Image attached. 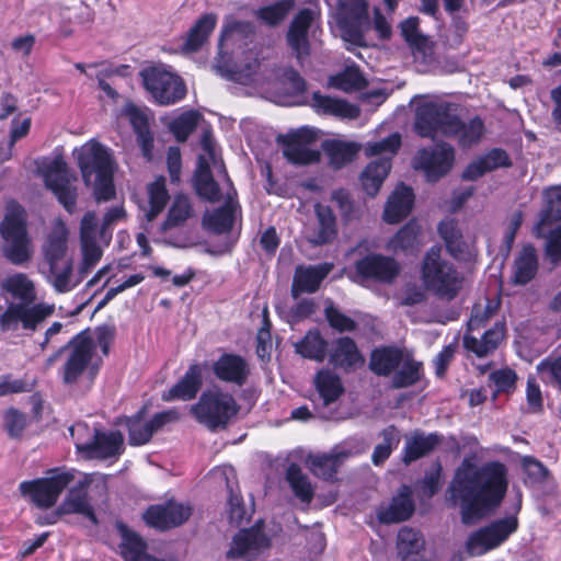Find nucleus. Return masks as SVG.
Instances as JSON below:
<instances>
[{
  "label": "nucleus",
  "mask_w": 561,
  "mask_h": 561,
  "mask_svg": "<svg viewBox=\"0 0 561 561\" xmlns=\"http://www.w3.org/2000/svg\"><path fill=\"white\" fill-rule=\"evenodd\" d=\"M70 435L79 453L87 455L93 439L98 433L95 427H90L87 423L78 422L69 428Z\"/></svg>",
  "instance_id": "obj_60"
},
{
  "label": "nucleus",
  "mask_w": 561,
  "mask_h": 561,
  "mask_svg": "<svg viewBox=\"0 0 561 561\" xmlns=\"http://www.w3.org/2000/svg\"><path fill=\"white\" fill-rule=\"evenodd\" d=\"M213 373L221 381L242 386L250 374V366L242 356L225 353L213 364Z\"/></svg>",
  "instance_id": "obj_27"
},
{
  "label": "nucleus",
  "mask_w": 561,
  "mask_h": 561,
  "mask_svg": "<svg viewBox=\"0 0 561 561\" xmlns=\"http://www.w3.org/2000/svg\"><path fill=\"white\" fill-rule=\"evenodd\" d=\"M203 380V367L199 364H193L181 380H179L168 391H164L162 399L164 401L182 400L188 401L195 398Z\"/></svg>",
  "instance_id": "obj_32"
},
{
  "label": "nucleus",
  "mask_w": 561,
  "mask_h": 561,
  "mask_svg": "<svg viewBox=\"0 0 561 561\" xmlns=\"http://www.w3.org/2000/svg\"><path fill=\"white\" fill-rule=\"evenodd\" d=\"M259 68V59L254 51L248 50L242 54L234 69L230 70L228 77L241 83H248Z\"/></svg>",
  "instance_id": "obj_55"
},
{
  "label": "nucleus",
  "mask_w": 561,
  "mask_h": 561,
  "mask_svg": "<svg viewBox=\"0 0 561 561\" xmlns=\"http://www.w3.org/2000/svg\"><path fill=\"white\" fill-rule=\"evenodd\" d=\"M511 165V159L507 152L500 148H493L471 161L462 172V179L474 181L485 173L492 172L499 168Z\"/></svg>",
  "instance_id": "obj_31"
},
{
  "label": "nucleus",
  "mask_w": 561,
  "mask_h": 561,
  "mask_svg": "<svg viewBox=\"0 0 561 561\" xmlns=\"http://www.w3.org/2000/svg\"><path fill=\"white\" fill-rule=\"evenodd\" d=\"M77 158L83 181L93 188L98 202L108 201L115 194L113 175L115 161L111 151L94 139L87 141L76 149Z\"/></svg>",
  "instance_id": "obj_5"
},
{
  "label": "nucleus",
  "mask_w": 561,
  "mask_h": 561,
  "mask_svg": "<svg viewBox=\"0 0 561 561\" xmlns=\"http://www.w3.org/2000/svg\"><path fill=\"white\" fill-rule=\"evenodd\" d=\"M414 61L422 67L421 70H428L434 62L433 43L425 37L420 42L411 45Z\"/></svg>",
  "instance_id": "obj_64"
},
{
  "label": "nucleus",
  "mask_w": 561,
  "mask_h": 561,
  "mask_svg": "<svg viewBox=\"0 0 561 561\" xmlns=\"http://www.w3.org/2000/svg\"><path fill=\"white\" fill-rule=\"evenodd\" d=\"M26 425V415L19 410L10 408L3 413V426L11 438L21 437Z\"/></svg>",
  "instance_id": "obj_62"
},
{
  "label": "nucleus",
  "mask_w": 561,
  "mask_h": 561,
  "mask_svg": "<svg viewBox=\"0 0 561 561\" xmlns=\"http://www.w3.org/2000/svg\"><path fill=\"white\" fill-rule=\"evenodd\" d=\"M369 367L380 376L393 374L391 386L399 389L412 386L420 380L422 364L405 350L383 347L371 353Z\"/></svg>",
  "instance_id": "obj_7"
},
{
  "label": "nucleus",
  "mask_w": 561,
  "mask_h": 561,
  "mask_svg": "<svg viewBox=\"0 0 561 561\" xmlns=\"http://www.w3.org/2000/svg\"><path fill=\"white\" fill-rule=\"evenodd\" d=\"M295 348L306 358L322 362L327 354V342L318 331H309L300 342L295 344Z\"/></svg>",
  "instance_id": "obj_52"
},
{
  "label": "nucleus",
  "mask_w": 561,
  "mask_h": 561,
  "mask_svg": "<svg viewBox=\"0 0 561 561\" xmlns=\"http://www.w3.org/2000/svg\"><path fill=\"white\" fill-rule=\"evenodd\" d=\"M311 106L319 114L333 115L342 118H355L358 115V108L343 100L322 95L319 92L312 94Z\"/></svg>",
  "instance_id": "obj_38"
},
{
  "label": "nucleus",
  "mask_w": 561,
  "mask_h": 561,
  "mask_svg": "<svg viewBox=\"0 0 561 561\" xmlns=\"http://www.w3.org/2000/svg\"><path fill=\"white\" fill-rule=\"evenodd\" d=\"M440 247H432L421 264V280L426 291L451 301L465 287V276L454 263L445 259Z\"/></svg>",
  "instance_id": "obj_6"
},
{
  "label": "nucleus",
  "mask_w": 561,
  "mask_h": 561,
  "mask_svg": "<svg viewBox=\"0 0 561 561\" xmlns=\"http://www.w3.org/2000/svg\"><path fill=\"white\" fill-rule=\"evenodd\" d=\"M93 482L92 476H85L76 486L71 488L59 507L62 515L78 514L98 524L94 510L88 499V486Z\"/></svg>",
  "instance_id": "obj_25"
},
{
  "label": "nucleus",
  "mask_w": 561,
  "mask_h": 561,
  "mask_svg": "<svg viewBox=\"0 0 561 561\" xmlns=\"http://www.w3.org/2000/svg\"><path fill=\"white\" fill-rule=\"evenodd\" d=\"M356 276L380 283H392L401 271L400 264L392 257L381 254H368L355 263Z\"/></svg>",
  "instance_id": "obj_22"
},
{
  "label": "nucleus",
  "mask_w": 561,
  "mask_h": 561,
  "mask_svg": "<svg viewBox=\"0 0 561 561\" xmlns=\"http://www.w3.org/2000/svg\"><path fill=\"white\" fill-rule=\"evenodd\" d=\"M317 131L309 127H301L296 131L279 138L284 145V157L293 164H310L319 161L320 151L313 148Z\"/></svg>",
  "instance_id": "obj_18"
},
{
  "label": "nucleus",
  "mask_w": 561,
  "mask_h": 561,
  "mask_svg": "<svg viewBox=\"0 0 561 561\" xmlns=\"http://www.w3.org/2000/svg\"><path fill=\"white\" fill-rule=\"evenodd\" d=\"M204 153L198 157L194 185L196 193L209 201H225V205L204 215V227L215 233H224L231 229L238 205L234 202L236 190L227 175L226 168L216 150L213 136L206 133L201 141Z\"/></svg>",
  "instance_id": "obj_2"
},
{
  "label": "nucleus",
  "mask_w": 561,
  "mask_h": 561,
  "mask_svg": "<svg viewBox=\"0 0 561 561\" xmlns=\"http://www.w3.org/2000/svg\"><path fill=\"white\" fill-rule=\"evenodd\" d=\"M440 443V437L437 434H414L407 439L403 461L410 463L428 453H431Z\"/></svg>",
  "instance_id": "obj_48"
},
{
  "label": "nucleus",
  "mask_w": 561,
  "mask_h": 561,
  "mask_svg": "<svg viewBox=\"0 0 561 561\" xmlns=\"http://www.w3.org/2000/svg\"><path fill=\"white\" fill-rule=\"evenodd\" d=\"M121 553L125 561H158L146 552V542L135 533L121 525Z\"/></svg>",
  "instance_id": "obj_45"
},
{
  "label": "nucleus",
  "mask_w": 561,
  "mask_h": 561,
  "mask_svg": "<svg viewBox=\"0 0 561 561\" xmlns=\"http://www.w3.org/2000/svg\"><path fill=\"white\" fill-rule=\"evenodd\" d=\"M140 76L144 87L160 105L174 104L186 94L182 79L163 66L142 69Z\"/></svg>",
  "instance_id": "obj_12"
},
{
  "label": "nucleus",
  "mask_w": 561,
  "mask_h": 561,
  "mask_svg": "<svg viewBox=\"0 0 561 561\" xmlns=\"http://www.w3.org/2000/svg\"><path fill=\"white\" fill-rule=\"evenodd\" d=\"M383 442L375 447L373 453V462L375 465L382 463L391 454L392 449L399 444V435L394 427H388L382 431Z\"/></svg>",
  "instance_id": "obj_61"
},
{
  "label": "nucleus",
  "mask_w": 561,
  "mask_h": 561,
  "mask_svg": "<svg viewBox=\"0 0 561 561\" xmlns=\"http://www.w3.org/2000/svg\"><path fill=\"white\" fill-rule=\"evenodd\" d=\"M179 419L180 414L174 409L159 412L149 421L144 420L141 413L128 417L126 426L128 428L129 444L133 446L147 444L156 432L167 424L176 422Z\"/></svg>",
  "instance_id": "obj_21"
},
{
  "label": "nucleus",
  "mask_w": 561,
  "mask_h": 561,
  "mask_svg": "<svg viewBox=\"0 0 561 561\" xmlns=\"http://www.w3.org/2000/svg\"><path fill=\"white\" fill-rule=\"evenodd\" d=\"M314 387L323 405L336 401L344 391L341 379L330 370H320L317 374Z\"/></svg>",
  "instance_id": "obj_47"
},
{
  "label": "nucleus",
  "mask_w": 561,
  "mask_h": 561,
  "mask_svg": "<svg viewBox=\"0 0 561 561\" xmlns=\"http://www.w3.org/2000/svg\"><path fill=\"white\" fill-rule=\"evenodd\" d=\"M368 4L366 0H339L336 22L344 41L356 46H365L360 25L367 18Z\"/></svg>",
  "instance_id": "obj_16"
},
{
  "label": "nucleus",
  "mask_w": 561,
  "mask_h": 561,
  "mask_svg": "<svg viewBox=\"0 0 561 561\" xmlns=\"http://www.w3.org/2000/svg\"><path fill=\"white\" fill-rule=\"evenodd\" d=\"M420 230L421 228L415 221L408 222L393 238L389 240L386 245L387 250L394 253L413 252L420 245Z\"/></svg>",
  "instance_id": "obj_49"
},
{
  "label": "nucleus",
  "mask_w": 561,
  "mask_h": 561,
  "mask_svg": "<svg viewBox=\"0 0 561 561\" xmlns=\"http://www.w3.org/2000/svg\"><path fill=\"white\" fill-rule=\"evenodd\" d=\"M193 215L194 210L190 198L185 195H176L162 224V230L167 231L182 227Z\"/></svg>",
  "instance_id": "obj_50"
},
{
  "label": "nucleus",
  "mask_w": 561,
  "mask_h": 561,
  "mask_svg": "<svg viewBox=\"0 0 561 561\" xmlns=\"http://www.w3.org/2000/svg\"><path fill=\"white\" fill-rule=\"evenodd\" d=\"M401 146V136L398 133L387 138L368 142L364 147L367 157L380 156L379 159L370 162L360 175V182L365 192L375 196L380 190L385 179L391 169V159Z\"/></svg>",
  "instance_id": "obj_9"
},
{
  "label": "nucleus",
  "mask_w": 561,
  "mask_h": 561,
  "mask_svg": "<svg viewBox=\"0 0 561 561\" xmlns=\"http://www.w3.org/2000/svg\"><path fill=\"white\" fill-rule=\"evenodd\" d=\"M4 256L14 265H23L33 256L32 240L26 229L25 210L18 204L8 205L0 225Z\"/></svg>",
  "instance_id": "obj_8"
},
{
  "label": "nucleus",
  "mask_w": 561,
  "mask_h": 561,
  "mask_svg": "<svg viewBox=\"0 0 561 561\" xmlns=\"http://www.w3.org/2000/svg\"><path fill=\"white\" fill-rule=\"evenodd\" d=\"M38 271L58 294L71 291L79 283L73 279V262L70 257L43 261Z\"/></svg>",
  "instance_id": "obj_24"
},
{
  "label": "nucleus",
  "mask_w": 561,
  "mask_h": 561,
  "mask_svg": "<svg viewBox=\"0 0 561 561\" xmlns=\"http://www.w3.org/2000/svg\"><path fill=\"white\" fill-rule=\"evenodd\" d=\"M192 508L176 502L164 505H152L144 514L146 524L160 530L182 525L188 519Z\"/></svg>",
  "instance_id": "obj_23"
},
{
  "label": "nucleus",
  "mask_w": 561,
  "mask_h": 561,
  "mask_svg": "<svg viewBox=\"0 0 561 561\" xmlns=\"http://www.w3.org/2000/svg\"><path fill=\"white\" fill-rule=\"evenodd\" d=\"M196 420L209 430L224 427L238 412L233 397L219 389L203 392L198 402L191 408Z\"/></svg>",
  "instance_id": "obj_11"
},
{
  "label": "nucleus",
  "mask_w": 561,
  "mask_h": 561,
  "mask_svg": "<svg viewBox=\"0 0 561 561\" xmlns=\"http://www.w3.org/2000/svg\"><path fill=\"white\" fill-rule=\"evenodd\" d=\"M508 486L507 468L500 461L478 466L465 459L449 485L450 500L461 507L466 525L474 524L502 503Z\"/></svg>",
  "instance_id": "obj_1"
},
{
  "label": "nucleus",
  "mask_w": 561,
  "mask_h": 561,
  "mask_svg": "<svg viewBox=\"0 0 561 561\" xmlns=\"http://www.w3.org/2000/svg\"><path fill=\"white\" fill-rule=\"evenodd\" d=\"M517 527L518 520L515 516L495 520L468 538L467 550L471 556L484 554L502 545Z\"/></svg>",
  "instance_id": "obj_14"
},
{
  "label": "nucleus",
  "mask_w": 561,
  "mask_h": 561,
  "mask_svg": "<svg viewBox=\"0 0 561 561\" xmlns=\"http://www.w3.org/2000/svg\"><path fill=\"white\" fill-rule=\"evenodd\" d=\"M216 23L217 16L213 13L201 16L190 30L182 46V51L191 54L199 50L209 34L214 31Z\"/></svg>",
  "instance_id": "obj_42"
},
{
  "label": "nucleus",
  "mask_w": 561,
  "mask_h": 561,
  "mask_svg": "<svg viewBox=\"0 0 561 561\" xmlns=\"http://www.w3.org/2000/svg\"><path fill=\"white\" fill-rule=\"evenodd\" d=\"M286 479L295 495L305 503H310L313 497V486L297 465H290L286 472Z\"/></svg>",
  "instance_id": "obj_54"
},
{
  "label": "nucleus",
  "mask_w": 561,
  "mask_h": 561,
  "mask_svg": "<svg viewBox=\"0 0 561 561\" xmlns=\"http://www.w3.org/2000/svg\"><path fill=\"white\" fill-rule=\"evenodd\" d=\"M45 185L50 190L59 203L69 213L76 209L77 187L73 185L76 176L68 170L67 163L61 157L44 160L39 167Z\"/></svg>",
  "instance_id": "obj_13"
},
{
  "label": "nucleus",
  "mask_w": 561,
  "mask_h": 561,
  "mask_svg": "<svg viewBox=\"0 0 561 561\" xmlns=\"http://www.w3.org/2000/svg\"><path fill=\"white\" fill-rule=\"evenodd\" d=\"M330 271L331 266L329 264L298 266L291 286L293 296L297 298L302 293H314Z\"/></svg>",
  "instance_id": "obj_34"
},
{
  "label": "nucleus",
  "mask_w": 561,
  "mask_h": 561,
  "mask_svg": "<svg viewBox=\"0 0 561 561\" xmlns=\"http://www.w3.org/2000/svg\"><path fill=\"white\" fill-rule=\"evenodd\" d=\"M68 355L64 364L62 379L73 383L88 368L94 355V342L84 333L73 337L67 346Z\"/></svg>",
  "instance_id": "obj_20"
},
{
  "label": "nucleus",
  "mask_w": 561,
  "mask_h": 561,
  "mask_svg": "<svg viewBox=\"0 0 561 561\" xmlns=\"http://www.w3.org/2000/svg\"><path fill=\"white\" fill-rule=\"evenodd\" d=\"M331 201L336 205L345 221H351L360 216L359 207L351 199L347 191L343 188L334 190L331 194Z\"/></svg>",
  "instance_id": "obj_59"
},
{
  "label": "nucleus",
  "mask_w": 561,
  "mask_h": 561,
  "mask_svg": "<svg viewBox=\"0 0 561 561\" xmlns=\"http://www.w3.org/2000/svg\"><path fill=\"white\" fill-rule=\"evenodd\" d=\"M123 449L124 438L119 432L98 431L85 456L88 458L106 459L121 455Z\"/></svg>",
  "instance_id": "obj_36"
},
{
  "label": "nucleus",
  "mask_w": 561,
  "mask_h": 561,
  "mask_svg": "<svg viewBox=\"0 0 561 561\" xmlns=\"http://www.w3.org/2000/svg\"><path fill=\"white\" fill-rule=\"evenodd\" d=\"M119 115L129 121L137 134V141L144 156L146 159L150 160L152 157L153 138L149 130V118L147 112L134 103L127 102L122 108Z\"/></svg>",
  "instance_id": "obj_30"
},
{
  "label": "nucleus",
  "mask_w": 561,
  "mask_h": 561,
  "mask_svg": "<svg viewBox=\"0 0 561 561\" xmlns=\"http://www.w3.org/2000/svg\"><path fill=\"white\" fill-rule=\"evenodd\" d=\"M455 162L453 146L442 142L434 149H421L416 153L413 165L422 170L428 181H437L447 174Z\"/></svg>",
  "instance_id": "obj_19"
},
{
  "label": "nucleus",
  "mask_w": 561,
  "mask_h": 561,
  "mask_svg": "<svg viewBox=\"0 0 561 561\" xmlns=\"http://www.w3.org/2000/svg\"><path fill=\"white\" fill-rule=\"evenodd\" d=\"M505 328L503 322L494 325L482 334L478 331H467L463 337L465 347L478 357H484L493 353L504 340Z\"/></svg>",
  "instance_id": "obj_26"
},
{
  "label": "nucleus",
  "mask_w": 561,
  "mask_h": 561,
  "mask_svg": "<svg viewBox=\"0 0 561 561\" xmlns=\"http://www.w3.org/2000/svg\"><path fill=\"white\" fill-rule=\"evenodd\" d=\"M330 363L334 366L348 368L364 363L357 346L350 337H340L333 342L330 350Z\"/></svg>",
  "instance_id": "obj_40"
},
{
  "label": "nucleus",
  "mask_w": 561,
  "mask_h": 561,
  "mask_svg": "<svg viewBox=\"0 0 561 561\" xmlns=\"http://www.w3.org/2000/svg\"><path fill=\"white\" fill-rule=\"evenodd\" d=\"M251 25L245 22L232 21L225 25L220 41L219 49L222 51L228 48L230 44H234L242 38V36L250 31Z\"/></svg>",
  "instance_id": "obj_63"
},
{
  "label": "nucleus",
  "mask_w": 561,
  "mask_h": 561,
  "mask_svg": "<svg viewBox=\"0 0 561 561\" xmlns=\"http://www.w3.org/2000/svg\"><path fill=\"white\" fill-rule=\"evenodd\" d=\"M201 115L195 111H187L170 123V130L179 141H185L196 128Z\"/></svg>",
  "instance_id": "obj_57"
},
{
  "label": "nucleus",
  "mask_w": 561,
  "mask_h": 561,
  "mask_svg": "<svg viewBox=\"0 0 561 561\" xmlns=\"http://www.w3.org/2000/svg\"><path fill=\"white\" fill-rule=\"evenodd\" d=\"M312 20L313 12L311 10L304 9L299 11L293 20L287 33L288 45L296 54V57L300 62H302L304 59L310 55L307 35Z\"/></svg>",
  "instance_id": "obj_28"
},
{
  "label": "nucleus",
  "mask_w": 561,
  "mask_h": 561,
  "mask_svg": "<svg viewBox=\"0 0 561 561\" xmlns=\"http://www.w3.org/2000/svg\"><path fill=\"white\" fill-rule=\"evenodd\" d=\"M317 224L314 229L308 236L313 244H324L332 241L336 234V219L329 206L317 204L316 208Z\"/></svg>",
  "instance_id": "obj_37"
},
{
  "label": "nucleus",
  "mask_w": 561,
  "mask_h": 561,
  "mask_svg": "<svg viewBox=\"0 0 561 561\" xmlns=\"http://www.w3.org/2000/svg\"><path fill=\"white\" fill-rule=\"evenodd\" d=\"M413 510L411 491L403 485L388 505L379 508L378 519L386 524L403 522L412 515Z\"/></svg>",
  "instance_id": "obj_35"
},
{
  "label": "nucleus",
  "mask_w": 561,
  "mask_h": 561,
  "mask_svg": "<svg viewBox=\"0 0 561 561\" xmlns=\"http://www.w3.org/2000/svg\"><path fill=\"white\" fill-rule=\"evenodd\" d=\"M79 237L81 253L79 273L84 276L101 261L104 248L107 245L100 238L95 213L89 211L83 216L80 222Z\"/></svg>",
  "instance_id": "obj_15"
},
{
  "label": "nucleus",
  "mask_w": 561,
  "mask_h": 561,
  "mask_svg": "<svg viewBox=\"0 0 561 561\" xmlns=\"http://www.w3.org/2000/svg\"><path fill=\"white\" fill-rule=\"evenodd\" d=\"M365 449L366 446L362 440L352 438L343 445L336 446L329 454L309 455L306 459V465L314 476L325 480L331 479L345 458L360 454Z\"/></svg>",
  "instance_id": "obj_17"
},
{
  "label": "nucleus",
  "mask_w": 561,
  "mask_h": 561,
  "mask_svg": "<svg viewBox=\"0 0 561 561\" xmlns=\"http://www.w3.org/2000/svg\"><path fill=\"white\" fill-rule=\"evenodd\" d=\"M360 146L353 141L328 140L323 144V150L329 157L330 164L335 169H341L352 162Z\"/></svg>",
  "instance_id": "obj_46"
},
{
  "label": "nucleus",
  "mask_w": 561,
  "mask_h": 561,
  "mask_svg": "<svg viewBox=\"0 0 561 561\" xmlns=\"http://www.w3.org/2000/svg\"><path fill=\"white\" fill-rule=\"evenodd\" d=\"M438 232L446 243L448 252L456 259H463L470 254L469 244L462 239L458 224L454 219H446L438 226Z\"/></svg>",
  "instance_id": "obj_44"
},
{
  "label": "nucleus",
  "mask_w": 561,
  "mask_h": 561,
  "mask_svg": "<svg viewBox=\"0 0 561 561\" xmlns=\"http://www.w3.org/2000/svg\"><path fill=\"white\" fill-rule=\"evenodd\" d=\"M424 541L420 534L412 528H402L398 534L397 547L399 553L407 557L419 552L423 548Z\"/></svg>",
  "instance_id": "obj_58"
},
{
  "label": "nucleus",
  "mask_w": 561,
  "mask_h": 561,
  "mask_svg": "<svg viewBox=\"0 0 561 561\" xmlns=\"http://www.w3.org/2000/svg\"><path fill=\"white\" fill-rule=\"evenodd\" d=\"M414 193L404 184H399L388 198L383 211V220L388 224H398L412 210Z\"/></svg>",
  "instance_id": "obj_33"
},
{
  "label": "nucleus",
  "mask_w": 561,
  "mask_h": 561,
  "mask_svg": "<svg viewBox=\"0 0 561 561\" xmlns=\"http://www.w3.org/2000/svg\"><path fill=\"white\" fill-rule=\"evenodd\" d=\"M329 83L333 88L351 92L362 89L365 85V79L357 68L347 67L341 73L331 77Z\"/></svg>",
  "instance_id": "obj_56"
},
{
  "label": "nucleus",
  "mask_w": 561,
  "mask_h": 561,
  "mask_svg": "<svg viewBox=\"0 0 561 561\" xmlns=\"http://www.w3.org/2000/svg\"><path fill=\"white\" fill-rule=\"evenodd\" d=\"M294 5V0H276L256 9L254 16L270 26H275L287 16Z\"/></svg>",
  "instance_id": "obj_51"
},
{
  "label": "nucleus",
  "mask_w": 561,
  "mask_h": 561,
  "mask_svg": "<svg viewBox=\"0 0 561 561\" xmlns=\"http://www.w3.org/2000/svg\"><path fill=\"white\" fill-rule=\"evenodd\" d=\"M68 239L67 225L62 219L55 218L50 222L42 244L43 261L68 259Z\"/></svg>",
  "instance_id": "obj_29"
},
{
  "label": "nucleus",
  "mask_w": 561,
  "mask_h": 561,
  "mask_svg": "<svg viewBox=\"0 0 561 561\" xmlns=\"http://www.w3.org/2000/svg\"><path fill=\"white\" fill-rule=\"evenodd\" d=\"M3 293L11 296L0 313V331L14 336L33 335L56 312V306L48 301H37L35 282L25 273L8 275L0 284Z\"/></svg>",
  "instance_id": "obj_3"
},
{
  "label": "nucleus",
  "mask_w": 561,
  "mask_h": 561,
  "mask_svg": "<svg viewBox=\"0 0 561 561\" xmlns=\"http://www.w3.org/2000/svg\"><path fill=\"white\" fill-rule=\"evenodd\" d=\"M545 208L540 215V220L534 227V233L538 238L545 237V227L550 221L561 220V186H551L542 193Z\"/></svg>",
  "instance_id": "obj_39"
},
{
  "label": "nucleus",
  "mask_w": 561,
  "mask_h": 561,
  "mask_svg": "<svg viewBox=\"0 0 561 561\" xmlns=\"http://www.w3.org/2000/svg\"><path fill=\"white\" fill-rule=\"evenodd\" d=\"M538 257L533 245H525L514 262L512 280L516 285L529 283L537 274Z\"/></svg>",
  "instance_id": "obj_41"
},
{
  "label": "nucleus",
  "mask_w": 561,
  "mask_h": 561,
  "mask_svg": "<svg viewBox=\"0 0 561 561\" xmlns=\"http://www.w3.org/2000/svg\"><path fill=\"white\" fill-rule=\"evenodd\" d=\"M71 471L51 470L44 478L22 481L19 484L21 496L39 508L53 507L62 491L73 481Z\"/></svg>",
  "instance_id": "obj_10"
},
{
  "label": "nucleus",
  "mask_w": 561,
  "mask_h": 561,
  "mask_svg": "<svg viewBox=\"0 0 561 561\" xmlns=\"http://www.w3.org/2000/svg\"><path fill=\"white\" fill-rule=\"evenodd\" d=\"M147 194L148 202L142 206V211L146 219L152 221L162 213L170 198L165 186V179L160 176L149 183L147 185Z\"/></svg>",
  "instance_id": "obj_43"
},
{
  "label": "nucleus",
  "mask_w": 561,
  "mask_h": 561,
  "mask_svg": "<svg viewBox=\"0 0 561 561\" xmlns=\"http://www.w3.org/2000/svg\"><path fill=\"white\" fill-rule=\"evenodd\" d=\"M499 306L500 301L497 298H483L479 300L472 308L467 331H481L485 323L496 313Z\"/></svg>",
  "instance_id": "obj_53"
},
{
  "label": "nucleus",
  "mask_w": 561,
  "mask_h": 561,
  "mask_svg": "<svg viewBox=\"0 0 561 561\" xmlns=\"http://www.w3.org/2000/svg\"><path fill=\"white\" fill-rule=\"evenodd\" d=\"M455 112V106L444 101L426 100L420 103L415 112L416 133L430 138L437 134L454 136L462 148L479 144L485 134L482 119L476 116L462 123Z\"/></svg>",
  "instance_id": "obj_4"
}]
</instances>
